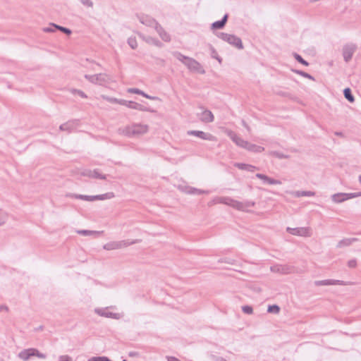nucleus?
I'll list each match as a JSON object with an SVG mask.
<instances>
[{"mask_svg": "<svg viewBox=\"0 0 361 361\" xmlns=\"http://www.w3.org/2000/svg\"><path fill=\"white\" fill-rule=\"evenodd\" d=\"M227 135L237 146L245 149L249 152L261 153L264 150V147L244 140L232 130L228 131Z\"/></svg>", "mask_w": 361, "mask_h": 361, "instance_id": "1", "label": "nucleus"}, {"mask_svg": "<svg viewBox=\"0 0 361 361\" xmlns=\"http://www.w3.org/2000/svg\"><path fill=\"white\" fill-rule=\"evenodd\" d=\"M173 56L180 61H181L185 66L188 67L191 71L197 72L201 74H204L205 71L203 69L201 64L195 59L184 56L180 52H174Z\"/></svg>", "mask_w": 361, "mask_h": 361, "instance_id": "2", "label": "nucleus"}, {"mask_svg": "<svg viewBox=\"0 0 361 361\" xmlns=\"http://www.w3.org/2000/svg\"><path fill=\"white\" fill-rule=\"evenodd\" d=\"M148 130V126L140 123H133L126 126L123 130V133L128 137H137L146 133Z\"/></svg>", "mask_w": 361, "mask_h": 361, "instance_id": "3", "label": "nucleus"}, {"mask_svg": "<svg viewBox=\"0 0 361 361\" xmlns=\"http://www.w3.org/2000/svg\"><path fill=\"white\" fill-rule=\"evenodd\" d=\"M216 36L239 49H243L241 39L234 35H230L224 32H218L216 33Z\"/></svg>", "mask_w": 361, "mask_h": 361, "instance_id": "4", "label": "nucleus"}, {"mask_svg": "<svg viewBox=\"0 0 361 361\" xmlns=\"http://www.w3.org/2000/svg\"><path fill=\"white\" fill-rule=\"evenodd\" d=\"M140 240H135L132 241L129 240H121V241H112L104 245L103 248L106 250H117L122 247L129 246L140 242Z\"/></svg>", "mask_w": 361, "mask_h": 361, "instance_id": "5", "label": "nucleus"}, {"mask_svg": "<svg viewBox=\"0 0 361 361\" xmlns=\"http://www.w3.org/2000/svg\"><path fill=\"white\" fill-rule=\"evenodd\" d=\"M361 196V192H350V193H343L339 192L334 194L331 196V200L333 202L336 203H341L345 200L360 197Z\"/></svg>", "mask_w": 361, "mask_h": 361, "instance_id": "6", "label": "nucleus"}, {"mask_svg": "<svg viewBox=\"0 0 361 361\" xmlns=\"http://www.w3.org/2000/svg\"><path fill=\"white\" fill-rule=\"evenodd\" d=\"M357 49V45L353 43H348L343 47L342 54L343 59L346 63L349 62L352 59L353 56Z\"/></svg>", "mask_w": 361, "mask_h": 361, "instance_id": "7", "label": "nucleus"}, {"mask_svg": "<svg viewBox=\"0 0 361 361\" xmlns=\"http://www.w3.org/2000/svg\"><path fill=\"white\" fill-rule=\"evenodd\" d=\"M85 78L90 82L97 85H103L109 80V78L106 74L99 73L95 75H85Z\"/></svg>", "mask_w": 361, "mask_h": 361, "instance_id": "8", "label": "nucleus"}, {"mask_svg": "<svg viewBox=\"0 0 361 361\" xmlns=\"http://www.w3.org/2000/svg\"><path fill=\"white\" fill-rule=\"evenodd\" d=\"M18 356L23 360H27L30 357L32 356H37L40 358H44L45 355L40 353L37 349L35 348H29L21 351Z\"/></svg>", "mask_w": 361, "mask_h": 361, "instance_id": "9", "label": "nucleus"}, {"mask_svg": "<svg viewBox=\"0 0 361 361\" xmlns=\"http://www.w3.org/2000/svg\"><path fill=\"white\" fill-rule=\"evenodd\" d=\"M178 189L186 194L189 195H202V194H208L209 192L207 190H203L200 189H197L189 185H179L178 186Z\"/></svg>", "mask_w": 361, "mask_h": 361, "instance_id": "10", "label": "nucleus"}, {"mask_svg": "<svg viewBox=\"0 0 361 361\" xmlns=\"http://www.w3.org/2000/svg\"><path fill=\"white\" fill-rule=\"evenodd\" d=\"M96 314L101 317L111 318L114 319H119L121 317L119 313H114L108 310V307L106 308H96L94 310Z\"/></svg>", "mask_w": 361, "mask_h": 361, "instance_id": "11", "label": "nucleus"}, {"mask_svg": "<svg viewBox=\"0 0 361 361\" xmlns=\"http://www.w3.org/2000/svg\"><path fill=\"white\" fill-rule=\"evenodd\" d=\"M286 231L289 233H290L292 235H294L304 236V237L310 236V230H309L308 228H305V227H298V228L287 227Z\"/></svg>", "mask_w": 361, "mask_h": 361, "instance_id": "12", "label": "nucleus"}, {"mask_svg": "<svg viewBox=\"0 0 361 361\" xmlns=\"http://www.w3.org/2000/svg\"><path fill=\"white\" fill-rule=\"evenodd\" d=\"M137 18L142 24L145 25L147 26L154 27V28H156L157 25H159L158 22L155 19L147 15L137 16Z\"/></svg>", "mask_w": 361, "mask_h": 361, "instance_id": "13", "label": "nucleus"}, {"mask_svg": "<svg viewBox=\"0 0 361 361\" xmlns=\"http://www.w3.org/2000/svg\"><path fill=\"white\" fill-rule=\"evenodd\" d=\"M187 134L189 135H194V136L198 137L204 140L212 141V140H214V137L212 134L208 133H204L201 130H188L187 132Z\"/></svg>", "mask_w": 361, "mask_h": 361, "instance_id": "14", "label": "nucleus"}, {"mask_svg": "<svg viewBox=\"0 0 361 361\" xmlns=\"http://www.w3.org/2000/svg\"><path fill=\"white\" fill-rule=\"evenodd\" d=\"M271 272L288 274L291 272V267L288 265L275 264L270 267Z\"/></svg>", "mask_w": 361, "mask_h": 361, "instance_id": "15", "label": "nucleus"}, {"mask_svg": "<svg viewBox=\"0 0 361 361\" xmlns=\"http://www.w3.org/2000/svg\"><path fill=\"white\" fill-rule=\"evenodd\" d=\"M347 283L344 281L341 280H334V279H326L322 281H315L314 285L317 286H331V285H346Z\"/></svg>", "mask_w": 361, "mask_h": 361, "instance_id": "16", "label": "nucleus"}, {"mask_svg": "<svg viewBox=\"0 0 361 361\" xmlns=\"http://www.w3.org/2000/svg\"><path fill=\"white\" fill-rule=\"evenodd\" d=\"M199 119L204 123H211L214 121V116L211 111L203 110L201 114H197Z\"/></svg>", "mask_w": 361, "mask_h": 361, "instance_id": "17", "label": "nucleus"}, {"mask_svg": "<svg viewBox=\"0 0 361 361\" xmlns=\"http://www.w3.org/2000/svg\"><path fill=\"white\" fill-rule=\"evenodd\" d=\"M82 175L90 178L105 180L106 176L99 173V169L85 170L82 172Z\"/></svg>", "mask_w": 361, "mask_h": 361, "instance_id": "18", "label": "nucleus"}, {"mask_svg": "<svg viewBox=\"0 0 361 361\" xmlns=\"http://www.w3.org/2000/svg\"><path fill=\"white\" fill-rule=\"evenodd\" d=\"M228 18V14L226 13L220 20L214 22L212 24V30H220L224 27Z\"/></svg>", "mask_w": 361, "mask_h": 361, "instance_id": "19", "label": "nucleus"}, {"mask_svg": "<svg viewBox=\"0 0 361 361\" xmlns=\"http://www.w3.org/2000/svg\"><path fill=\"white\" fill-rule=\"evenodd\" d=\"M234 166L237 167L238 169L243 171H247L250 172H254L256 170H258V168L247 164L244 163H235Z\"/></svg>", "mask_w": 361, "mask_h": 361, "instance_id": "20", "label": "nucleus"}, {"mask_svg": "<svg viewBox=\"0 0 361 361\" xmlns=\"http://www.w3.org/2000/svg\"><path fill=\"white\" fill-rule=\"evenodd\" d=\"M228 200H229L230 202H225L226 204L231 206L232 207L238 210H245V204L243 202H239L233 199H228Z\"/></svg>", "mask_w": 361, "mask_h": 361, "instance_id": "21", "label": "nucleus"}, {"mask_svg": "<svg viewBox=\"0 0 361 361\" xmlns=\"http://www.w3.org/2000/svg\"><path fill=\"white\" fill-rule=\"evenodd\" d=\"M160 37L165 42H169L171 38L169 35L164 30V28L159 24L155 28Z\"/></svg>", "mask_w": 361, "mask_h": 361, "instance_id": "22", "label": "nucleus"}, {"mask_svg": "<svg viewBox=\"0 0 361 361\" xmlns=\"http://www.w3.org/2000/svg\"><path fill=\"white\" fill-rule=\"evenodd\" d=\"M128 108L133 109H136V110L141 111H152L147 106L142 105L139 103L132 102V101H130Z\"/></svg>", "mask_w": 361, "mask_h": 361, "instance_id": "23", "label": "nucleus"}, {"mask_svg": "<svg viewBox=\"0 0 361 361\" xmlns=\"http://www.w3.org/2000/svg\"><path fill=\"white\" fill-rule=\"evenodd\" d=\"M357 241V238H345L340 240L337 244V247H343L350 245L353 243Z\"/></svg>", "mask_w": 361, "mask_h": 361, "instance_id": "24", "label": "nucleus"}, {"mask_svg": "<svg viewBox=\"0 0 361 361\" xmlns=\"http://www.w3.org/2000/svg\"><path fill=\"white\" fill-rule=\"evenodd\" d=\"M75 232L82 235H99L103 233V231H90V230H76Z\"/></svg>", "mask_w": 361, "mask_h": 361, "instance_id": "25", "label": "nucleus"}, {"mask_svg": "<svg viewBox=\"0 0 361 361\" xmlns=\"http://www.w3.org/2000/svg\"><path fill=\"white\" fill-rule=\"evenodd\" d=\"M343 95L345 98L350 103L355 102V97L352 94L350 88L346 87L343 90Z\"/></svg>", "mask_w": 361, "mask_h": 361, "instance_id": "26", "label": "nucleus"}, {"mask_svg": "<svg viewBox=\"0 0 361 361\" xmlns=\"http://www.w3.org/2000/svg\"><path fill=\"white\" fill-rule=\"evenodd\" d=\"M114 197V194L113 192H106L103 195H93L92 199L94 200H104L106 199H111Z\"/></svg>", "mask_w": 361, "mask_h": 361, "instance_id": "27", "label": "nucleus"}, {"mask_svg": "<svg viewBox=\"0 0 361 361\" xmlns=\"http://www.w3.org/2000/svg\"><path fill=\"white\" fill-rule=\"evenodd\" d=\"M69 197H75L76 199H80L85 201H94V199H92V196L89 195H75V194H69Z\"/></svg>", "mask_w": 361, "mask_h": 361, "instance_id": "28", "label": "nucleus"}, {"mask_svg": "<svg viewBox=\"0 0 361 361\" xmlns=\"http://www.w3.org/2000/svg\"><path fill=\"white\" fill-rule=\"evenodd\" d=\"M315 195V192L312 191H296L295 192V196L299 197H303V196H307V197H312Z\"/></svg>", "mask_w": 361, "mask_h": 361, "instance_id": "29", "label": "nucleus"}, {"mask_svg": "<svg viewBox=\"0 0 361 361\" xmlns=\"http://www.w3.org/2000/svg\"><path fill=\"white\" fill-rule=\"evenodd\" d=\"M281 308L278 305H271L268 306L267 312L271 314H279Z\"/></svg>", "mask_w": 361, "mask_h": 361, "instance_id": "30", "label": "nucleus"}, {"mask_svg": "<svg viewBox=\"0 0 361 361\" xmlns=\"http://www.w3.org/2000/svg\"><path fill=\"white\" fill-rule=\"evenodd\" d=\"M269 154L271 156H274L278 159H288L290 157L289 155L284 154L278 151H271L269 152Z\"/></svg>", "mask_w": 361, "mask_h": 361, "instance_id": "31", "label": "nucleus"}, {"mask_svg": "<svg viewBox=\"0 0 361 361\" xmlns=\"http://www.w3.org/2000/svg\"><path fill=\"white\" fill-rule=\"evenodd\" d=\"M209 50L211 51L212 58L216 59L219 63H221L222 59L218 56L217 51H216L214 47L211 44H209Z\"/></svg>", "mask_w": 361, "mask_h": 361, "instance_id": "32", "label": "nucleus"}, {"mask_svg": "<svg viewBox=\"0 0 361 361\" xmlns=\"http://www.w3.org/2000/svg\"><path fill=\"white\" fill-rule=\"evenodd\" d=\"M293 56H294L295 59L298 63H300L305 66H309V63L306 60H305L300 54H298L297 53H293Z\"/></svg>", "mask_w": 361, "mask_h": 361, "instance_id": "33", "label": "nucleus"}, {"mask_svg": "<svg viewBox=\"0 0 361 361\" xmlns=\"http://www.w3.org/2000/svg\"><path fill=\"white\" fill-rule=\"evenodd\" d=\"M293 72H295V73L305 78H308V79H310V80H314V78L313 76H312L310 74L303 71H300V70H293Z\"/></svg>", "mask_w": 361, "mask_h": 361, "instance_id": "34", "label": "nucleus"}, {"mask_svg": "<svg viewBox=\"0 0 361 361\" xmlns=\"http://www.w3.org/2000/svg\"><path fill=\"white\" fill-rule=\"evenodd\" d=\"M70 92L73 94H74V95L75 94H78V96H80L82 98H87V97L86 94L84 92H82V90H80L71 89V90H70Z\"/></svg>", "mask_w": 361, "mask_h": 361, "instance_id": "35", "label": "nucleus"}, {"mask_svg": "<svg viewBox=\"0 0 361 361\" xmlns=\"http://www.w3.org/2000/svg\"><path fill=\"white\" fill-rule=\"evenodd\" d=\"M87 361H111V360L105 356H96L90 357Z\"/></svg>", "mask_w": 361, "mask_h": 361, "instance_id": "36", "label": "nucleus"}, {"mask_svg": "<svg viewBox=\"0 0 361 361\" xmlns=\"http://www.w3.org/2000/svg\"><path fill=\"white\" fill-rule=\"evenodd\" d=\"M128 45L133 49H135L137 47V43L135 37H130L128 39Z\"/></svg>", "mask_w": 361, "mask_h": 361, "instance_id": "37", "label": "nucleus"}, {"mask_svg": "<svg viewBox=\"0 0 361 361\" xmlns=\"http://www.w3.org/2000/svg\"><path fill=\"white\" fill-rule=\"evenodd\" d=\"M128 92L140 94L142 96H146V93L137 88H129Z\"/></svg>", "mask_w": 361, "mask_h": 361, "instance_id": "38", "label": "nucleus"}, {"mask_svg": "<svg viewBox=\"0 0 361 361\" xmlns=\"http://www.w3.org/2000/svg\"><path fill=\"white\" fill-rule=\"evenodd\" d=\"M102 97L104 100H106V101H107V102H109L110 103H114V104H118V100H119V99L111 97H109V96H106V95H102Z\"/></svg>", "mask_w": 361, "mask_h": 361, "instance_id": "39", "label": "nucleus"}, {"mask_svg": "<svg viewBox=\"0 0 361 361\" xmlns=\"http://www.w3.org/2000/svg\"><path fill=\"white\" fill-rule=\"evenodd\" d=\"M242 311L247 314H251L253 312V308L250 305H244L242 307Z\"/></svg>", "mask_w": 361, "mask_h": 361, "instance_id": "40", "label": "nucleus"}, {"mask_svg": "<svg viewBox=\"0 0 361 361\" xmlns=\"http://www.w3.org/2000/svg\"><path fill=\"white\" fill-rule=\"evenodd\" d=\"M267 183L270 185H281V181L279 180L274 179L272 178L268 177Z\"/></svg>", "mask_w": 361, "mask_h": 361, "instance_id": "41", "label": "nucleus"}, {"mask_svg": "<svg viewBox=\"0 0 361 361\" xmlns=\"http://www.w3.org/2000/svg\"><path fill=\"white\" fill-rule=\"evenodd\" d=\"M80 1L84 5L87 7H92L93 3L91 0H80Z\"/></svg>", "mask_w": 361, "mask_h": 361, "instance_id": "42", "label": "nucleus"}, {"mask_svg": "<svg viewBox=\"0 0 361 361\" xmlns=\"http://www.w3.org/2000/svg\"><path fill=\"white\" fill-rule=\"evenodd\" d=\"M233 262L234 260L230 258H222L219 260L220 263L225 262L231 264H233Z\"/></svg>", "mask_w": 361, "mask_h": 361, "instance_id": "43", "label": "nucleus"}, {"mask_svg": "<svg viewBox=\"0 0 361 361\" xmlns=\"http://www.w3.org/2000/svg\"><path fill=\"white\" fill-rule=\"evenodd\" d=\"M256 177L257 178L263 180L264 183H267L269 176H267L264 174H262V173H257Z\"/></svg>", "mask_w": 361, "mask_h": 361, "instance_id": "44", "label": "nucleus"}, {"mask_svg": "<svg viewBox=\"0 0 361 361\" xmlns=\"http://www.w3.org/2000/svg\"><path fill=\"white\" fill-rule=\"evenodd\" d=\"M348 266L350 268H355L357 266V261L355 259H350L348 262Z\"/></svg>", "mask_w": 361, "mask_h": 361, "instance_id": "45", "label": "nucleus"}, {"mask_svg": "<svg viewBox=\"0 0 361 361\" xmlns=\"http://www.w3.org/2000/svg\"><path fill=\"white\" fill-rule=\"evenodd\" d=\"M51 27H54L56 29L60 30L62 32H63L64 33H66V34L68 33V29L66 27H61V26H59V25H56L54 24H51Z\"/></svg>", "mask_w": 361, "mask_h": 361, "instance_id": "46", "label": "nucleus"}, {"mask_svg": "<svg viewBox=\"0 0 361 361\" xmlns=\"http://www.w3.org/2000/svg\"><path fill=\"white\" fill-rule=\"evenodd\" d=\"M245 204V210L248 208V207H253L255 205V202H252V201H245V202H243Z\"/></svg>", "mask_w": 361, "mask_h": 361, "instance_id": "47", "label": "nucleus"}, {"mask_svg": "<svg viewBox=\"0 0 361 361\" xmlns=\"http://www.w3.org/2000/svg\"><path fill=\"white\" fill-rule=\"evenodd\" d=\"M55 29L56 28L54 27H51V24L49 26L44 27L43 31L45 32H54Z\"/></svg>", "mask_w": 361, "mask_h": 361, "instance_id": "48", "label": "nucleus"}, {"mask_svg": "<svg viewBox=\"0 0 361 361\" xmlns=\"http://www.w3.org/2000/svg\"><path fill=\"white\" fill-rule=\"evenodd\" d=\"M128 356L130 357H138L140 356V353L137 351H130L128 353Z\"/></svg>", "mask_w": 361, "mask_h": 361, "instance_id": "49", "label": "nucleus"}, {"mask_svg": "<svg viewBox=\"0 0 361 361\" xmlns=\"http://www.w3.org/2000/svg\"><path fill=\"white\" fill-rule=\"evenodd\" d=\"M129 103H130V101L119 99L118 104H121V105L126 106L127 107H128Z\"/></svg>", "mask_w": 361, "mask_h": 361, "instance_id": "50", "label": "nucleus"}, {"mask_svg": "<svg viewBox=\"0 0 361 361\" xmlns=\"http://www.w3.org/2000/svg\"><path fill=\"white\" fill-rule=\"evenodd\" d=\"M168 361H180L178 358L172 356L166 357Z\"/></svg>", "mask_w": 361, "mask_h": 361, "instance_id": "51", "label": "nucleus"}, {"mask_svg": "<svg viewBox=\"0 0 361 361\" xmlns=\"http://www.w3.org/2000/svg\"><path fill=\"white\" fill-rule=\"evenodd\" d=\"M242 124L247 130V131H249V132L250 131V126L247 124V123L244 120L242 121Z\"/></svg>", "mask_w": 361, "mask_h": 361, "instance_id": "52", "label": "nucleus"}, {"mask_svg": "<svg viewBox=\"0 0 361 361\" xmlns=\"http://www.w3.org/2000/svg\"><path fill=\"white\" fill-rule=\"evenodd\" d=\"M144 97L152 100H157L159 99L157 97L149 96L147 94H146V96Z\"/></svg>", "mask_w": 361, "mask_h": 361, "instance_id": "53", "label": "nucleus"}, {"mask_svg": "<svg viewBox=\"0 0 361 361\" xmlns=\"http://www.w3.org/2000/svg\"><path fill=\"white\" fill-rule=\"evenodd\" d=\"M335 135L336 136H339V137H344V134L342 133V132H340V131H336L334 133Z\"/></svg>", "mask_w": 361, "mask_h": 361, "instance_id": "54", "label": "nucleus"}, {"mask_svg": "<svg viewBox=\"0 0 361 361\" xmlns=\"http://www.w3.org/2000/svg\"><path fill=\"white\" fill-rule=\"evenodd\" d=\"M228 199H229V198L228 197H223V198H221V202L224 203V204H225V202H230V201L228 200Z\"/></svg>", "mask_w": 361, "mask_h": 361, "instance_id": "55", "label": "nucleus"}, {"mask_svg": "<svg viewBox=\"0 0 361 361\" xmlns=\"http://www.w3.org/2000/svg\"><path fill=\"white\" fill-rule=\"evenodd\" d=\"M216 361H226V360L225 359H224L223 357H218L216 358Z\"/></svg>", "mask_w": 361, "mask_h": 361, "instance_id": "56", "label": "nucleus"}, {"mask_svg": "<svg viewBox=\"0 0 361 361\" xmlns=\"http://www.w3.org/2000/svg\"><path fill=\"white\" fill-rule=\"evenodd\" d=\"M359 182L361 184V174L359 176Z\"/></svg>", "mask_w": 361, "mask_h": 361, "instance_id": "57", "label": "nucleus"}, {"mask_svg": "<svg viewBox=\"0 0 361 361\" xmlns=\"http://www.w3.org/2000/svg\"><path fill=\"white\" fill-rule=\"evenodd\" d=\"M150 39H151L153 42H157V40H156V39H152V38H151Z\"/></svg>", "mask_w": 361, "mask_h": 361, "instance_id": "58", "label": "nucleus"}, {"mask_svg": "<svg viewBox=\"0 0 361 361\" xmlns=\"http://www.w3.org/2000/svg\"><path fill=\"white\" fill-rule=\"evenodd\" d=\"M68 33H69V35H71V30H69Z\"/></svg>", "mask_w": 361, "mask_h": 361, "instance_id": "59", "label": "nucleus"}, {"mask_svg": "<svg viewBox=\"0 0 361 361\" xmlns=\"http://www.w3.org/2000/svg\"><path fill=\"white\" fill-rule=\"evenodd\" d=\"M279 94H281V95H283V94H284L283 93H281V92H279Z\"/></svg>", "mask_w": 361, "mask_h": 361, "instance_id": "60", "label": "nucleus"}, {"mask_svg": "<svg viewBox=\"0 0 361 361\" xmlns=\"http://www.w3.org/2000/svg\"><path fill=\"white\" fill-rule=\"evenodd\" d=\"M69 361H71V357H69Z\"/></svg>", "mask_w": 361, "mask_h": 361, "instance_id": "61", "label": "nucleus"}, {"mask_svg": "<svg viewBox=\"0 0 361 361\" xmlns=\"http://www.w3.org/2000/svg\"><path fill=\"white\" fill-rule=\"evenodd\" d=\"M123 361H126V359H124V360H123Z\"/></svg>", "mask_w": 361, "mask_h": 361, "instance_id": "62", "label": "nucleus"}]
</instances>
